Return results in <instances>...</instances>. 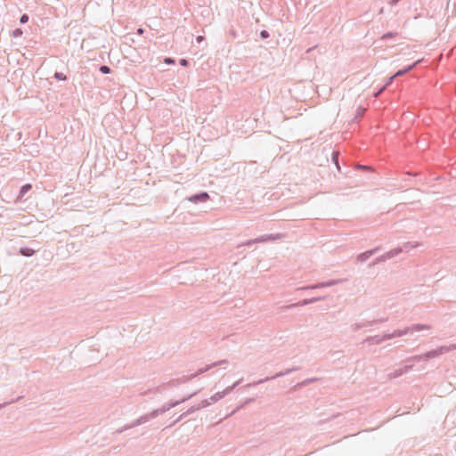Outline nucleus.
Segmentation results:
<instances>
[{
  "instance_id": "obj_37",
  "label": "nucleus",
  "mask_w": 456,
  "mask_h": 456,
  "mask_svg": "<svg viewBox=\"0 0 456 456\" xmlns=\"http://www.w3.org/2000/svg\"><path fill=\"white\" fill-rule=\"evenodd\" d=\"M298 289H305V290H308V289H317V285H316V283H315V284H312V285H307V286H305V287L299 288Z\"/></svg>"
},
{
  "instance_id": "obj_31",
  "label": "nucleus",
  "mask_w": 456,
  "mask_h": 456,
  "mask_svg": "<svg viewBox=\"0 0 456 456\" xmlns=\"http://www.w3.org/2000/svg\"><path fill=\"white\" fill-rule=\"evenodd\" d=\"M395 78V77H394V75H393V76H391V77H387V81H386V83H385V85H384V86H385L386 88H387L388 86H390L393 84V82H394Z\"/></svg>"
},
{
  "instance_id": "obj_16",
  "label": "nucleus",
  "mask_w": 456,
  "mask_h": 456,
  "mask_svg": "<svg viewBox=\"0 0 456 456\" xmlns=\"http://www.w3.org/2000/svg\"><path fill=\"white\" fill-rule=\"evenodd\" d=\"M342 281H343V280H341V279L330 280L327 281L317 282L316 285H317V289H322V288H328V287L338 285V284L341 283Z\"/></svg>"
},
{
  "instance_id": "obj_41",
  "label": "nucleus",
  "mask_w": 456,
  "mask_h": 456,
  "mask_svg": "<svg viewBox=\"0 0 456 456\" xmlns=\"http://www.w3.org/2000/svg\"><path fill=\"white\" fill-rule=\"evenodd\" d=\"M362 168L363 170H369V167H365V166H362Z\"/></svg>"
},
{
  "instance_id": "obj_40",
  "label": "nucleus",
  "mask_w": 456,
  "mask_h": 456,
  "mask_svg": "<svg viewBox=\"0 0 456 456\" xmlns=\"http://www.w3.org/2000/svg\"><path fill=\"white\" fill-rule=\"evenodd\" d=\"M400 1H401V0H391V1H390V4H391V5H395V4H397Z\"/></svg>"
},
{
  "instance_id": "obj_17",
  "label": "nucleus",
  "mask_w": 456,
  "mask_h": 456,
  "mask_svg": "<svg viewBox=\"0 0 456 456\" xmlns=\"http://www.w3.org/2000/svg\"><path fill=\"white\" fill-rule=\"evenodd\" d=\"M195 411H197V408H194L193 406L190 407L186 411L182 413L175 420H174L173 423L169 425V427L175 426L176 423L183 420L187 416H189L190 414H192Z\"/></svg>"
},
{
  "instance_id": "obj_21",
  "label": "nucleus",
  "mask_w": 456,
  "mask_h": 456,
  "mask_svg": "<svg viewBox=\"0 0 456 456\" xmlns=\"http://www.w3.org/2000/svg\"><path fill=\"white\" fill-rule=\"evenodd\" d=\"M316 380H318L317 378H310V379H306L305 380H303L302 382H299L296 385L295 387H306L314 382H315Z\"/></svg>"
},
{
  "instance_id": "obj_38",
  "label": "nucleus",
  "mask_w": 456,
  "mask_h": 456,
  "mask_svg": "<svg viewBox=\"0 0 456 456\" xmlns=\"http://www.w3.org/2000/svg\"><path fill=\"white\" fill-rule=\"evenodd\" d=\"M355 326H356L355 330H359V329L364 328L365 324H362V322H361V323H356Z\"/></svg>"
},
{
  "instance_id": "obj_8",
  "label": "nucleus",
  "mask_w": 456,
  "mask_h": 456,
  "mask_svg": "<svg viewBox=\"0 0 456 456\" xmlns=\"http://www.w3.org/2000/svg\"><path fill=\"white\" fill-rule=\"evenodd\" d=\"M325 298H326V296L314 297H311V298H305V299H303V300L298 301L297 303L286 305V306H284V308L285 309H292V308H295V307H297V306H305V305H307L314 304V303L319 302L321 300H323Z\"/></svg>"
},
{
  "instance_id": "obj_14",
  "label": "nucleus",
  "mask_w": 456,
  "mask_h": 456,
  "mask_svg": "<svg viewBox=\"0 0 456 456\" xmlns=\"http://www.w3.org/2000/svg\"><path fill=\"white\" fill-rule=\"evenodd\" d=\"M199 391L200 390L195 391V392L188 395L187 396L183 397L181 400H170V401H168L171 409L175 407V406H177V405H179L180 403H184V402L188 401L189 399L192 398L194 395H196L199 393Z\"/></svg>"
},
{
  "instance_id": "obj_23",
  "label": "nucleus",
  "mask_w": 456,
  "mask_h": 456,
  "mask_svg": "<svg viewBox=\"0 0 456 456\" xmlns=\"http://www.w3.org/2000/svg\"><path fill=\"white\" fill-rule=\"evenodd\" d=\"M53 77L59 81H66L68 79L67 76L62 72L56 71L53 75Z\"/></svg>"
},
{
  "instance_id": "obj_29",
  "label": "nucleus",
  "mask_w": 456,
  "mask_h": 456,
  "mask_svg": "<svg viewBox=\"0 0 456 456\" xmlns=\"http://www.w3.org/2000/svg\"><path fill=\"white\" fill-rule=\"evenodd\" d=\"M386 321H387V318L376 319V320H372V321H368V324L376 325L378 323H380V322H383Z\"/></svg>"
},
{
  "instance_id": "obj_42",
  "label": "nucleus",
  "mask_w": 456,
  "mask_h": 456,
  "mask_svg": "<svg viewBox=\"0 0 456 456\" xmlns=\"http://www.w3.org/2000/svg\"><path fill=\"white\" fill-rule=\"evenodd\" d=\"M201 39H202V37H200V36H199V37H197V41H198V42H200Z\"/></svg>"
},
{
  "instance_id": "obj_33",
  "label": "nucleus",
  "mask_w": 456,
  "mask_h": 456,
  "mask_svg": "<svg viewBox=\"0 0 456 456\" xmlns=\"http://www.w3.org/2000/svg\"><path fill=\"white\" fill-rule=\"evenodd\" d=\"M179 64L182 67H188L190 65V61L187 59L182 58L179 60Z\"/></svg>"
},
{
  "instance_id": "obj_28",
  "label": "nucleus",
  "mask_w": 456,
  "mask_h": 456,
  "mask_svg": "<svg viewBox=\"0 0 456 456\" xmlns=\"http://www.w3.org/2000/svg\"><path fill=\"white\" fill-rule=\"evenodd\" d=\"M29 20V16L28 14L27 13H23L20 17V24H26Z\"/></svg>"
},
{
  "instance_id": "obj_3",
  "label": "nucleus",
  "mask_w": 456,
  "mask_h": 456,
  "mask_svg": "<svg viewBox=\"0 0 456 456\" xmlns=\"http://www.w3.org/2000/svg\"><path fill=\"white\" fill-rule=\"evenodd\" d=\"M452 350H456V344H452L450 346H439L438 348L433 349L425 354L409 357L405 360V362H411L413 364V362H418L420 361H428L430 359L436 358L443 354L448 353Z\"/></svg>"
},
{
  "instance_id": "obj_4",
  "label": "nucleus",
  "mask_w": 456,
  "mask_h": 456,
  "mask_svg": "<svg viewBox=\"0 0 456 456\" xmlns=\"http://www.w3.org/2000/svg\"><path fill=\"white\" fill-rule=\"evenodd\" d=\"M409 248H410V243L408 242L403 246V248L397 247L395 248H393L390 251L383 254L382 256L376 257L371 263L369 264V267H372L378 264L386 262L387 260L391 259V258L395 257V256L399 255L404 249L408 250Z\"/></svg>"
},
{
  "instance_id": "obj_27",
  "label": "nucleus",
  "mask_w": 456,
  "mask_h": 456,
  "mask_svg": "<svg viewBox=\"0 0 456 456\" xmlns=\"http://www.w3.org/2000/svg\"><path fill=\"white\" fill-rule=\"evenodd\" d=\"M22 34H23V31H22V29H21V28H15V29H14V30H12V36L13 37H21V36H22Z\"/></svg>"
},
{
  "instance_id": "obj_43",
  "label": "nucleus",
  "mask_w": 456,
  "mask_h": 456,
  "mask_svg": "<svg viewBox=\"0 0 456 456\" xmlns=\"http://www.w3.org/2000/svg\"><path fill=\"white\" fill-rule=\"evenodd\" d=\"M362 324H365V327L370 326V324H368V322H362Z\"/></svg>"
},
{
  "instance_id": "obj_18",
  "label": "nucleus",
  "mask_w": 456,
  "mask_h": 456,
  "mask_svg": "<svg viewBox=\"0 0 456 456\" xmlns=\"http://www.w3.org/2000/svg\"><path fill=\"white\" fill-rule=\"evenodd\" d=\"M363 343H368L369 345H379L382 343L381 336L376 335L368 337L364 339Z\"/></svg>"
},
{
  "instance_id": "obj_2",
  "label": "nucleus",
  "mask_w": 456,
  "mask_h": 456,
  "mask_svg": "<svg viewBox=\"0 0 456 456\" xmlns=\"http://www.w3.org/2000/svg\"><path fill=\"white\" fill-rule=\"evenodd\" d=\"M170 409H171L170 404L167 402V403H164L160 408L153 410L152 411L139 417L138 419H136L130 424L125 425L122 428L118 429L116 431V433H122L123 431H125L126 429L133 428L139 425L144 424V423L148 422L149 420L157 418L159 415L165 413L166 411H169Z\"/></svg>"
},
{
  "instance_id": "obj_24",
  "label": "nucleus",
  "mask_w": 456,
  "mask_h": 456,
  "mask_svg": "<svg viewBox=\"0 0 456 456\" xmlns=\"http://www.w3.org/2000/svg\"><path fill=\"white\" fill-rule=\"evenodd\" d=\"M99 71L102 74L107 75V74H110L111 72V69L109 66H107V65H101L100 68H99Z\"/></svg>"
},
{
  "instance_id": "obj_15",
  "label": "nucleus",
  "mask_w": 456,
  "mask_h": 456,
  "mask_svg": "<svg viewBox=\"0 0 456 456\" xmlns=\"http://www.w3.org/2000/svg\"><path fill=\"white\" fill-rule=\"evenodd\" d=\"M273 238V235H263L255 240H249L246 241L243 245L249 247L257 242H265Z\"/></svg>"
},
{
  "instance_id": "obj_22",
  "label": "nucleus",
  "mask_w": 456,
  "mask_h": 456,
  "mask_svg": "<svg viewBox=\"0 0 456 456\" xmlns=\"http://www.w3.org/2000/svg\"><path fill=\"white\" fill-rule=\"evenodd\" d=\"M210 404H211V402L209 401V399H205V400L201 401L200 403H199L198 405H193V407L197 408V411H199L200 409L209 406Z\"/></svg>"
},
{
  "instance_id": "obj_32",
  "label": "nucleus",
  "mask_w": 456,
  "mask_h": 456,
  "mask_svg": "<svg viewBox=\"0 0 456 456\" xmlns=\"http://www.w3.org/2000/svg\"><path fill=\"white\" fill-rule=\"evenodd\" d=\"M382 342L394 338V333H385L382 337Z\"/></svg>"
},
{
  "instance_id": "obj_1",
  "label": "nucleus",
  "mask_w": 456,
  "mask_h": 456,
  "mask_svg": "<svg viewBox=\"0 0 456 456\" xmlns=\"http://www.w3.org/2000/svg\"><path fill=\"white\" fill-rule=\"evenodd\" d=\"M228 363V361L227 360H221V361H218V362H216L212 364H209V365H207L206 367L204 368H200L196 372H194L193 374H191V375H183V377L181 378H178V379H173L171 380H169L168 382L167 383H164L163 385H161L159 388V389H162V390H167V389H169V388H172V387H176L178 386H180L181 384H184V383H187V382H190L191 380H192L194 378L207 372L208 370L212 369L213 367H216V366H220V365H223V364H227Z\"/></svg>"
},
{
  "instance_id": "obj_35",
  "label": "nucleus",
  "mask_w": 456,
  "mask_h": 456,
  "mask_svg": "<svg viewBox=\"0 0 456 456\" xmlns=\"http://www.w3.org/2000/svg\"><path fill=\"white\" fill-rule=\"evenodd\" d=\"M386 87L384 86H382L380 88H379V90L374 94V96L377 98V97H379L385 91H386Z\"/></svg>"
},
{
  "instance_id": "obj_12",
  "label": "nucleus",
  "mask_w": 456,
  "mask_h": 456,
  "mask_svg": "<svg viewBox=\"0 0 456 456\" xmlns=\"http://www.w3.org/2000/svg\"><path fill=\"white\" fill-rule=\"evenodd\" d=\"M413 366H414V364H412V363L405 364L403 367L398 368V369L395 370L392 373H390V377L391 378H398V377L402 376L403 374L408 372L409 370H412Z\"/></svg>"
},
{
  "instance_id": "obj_34",
  "label": "nucleus",
  "mask_w": 456,
  "mask_h": 456,
  "mask_svg": "<svg viewBox=\"0 0 456 456\" xmlns=\"http://www.w3.org/2000/svg\"><path fill=\"white\" fill-rule=\"evenodd\" d=\"M254 399L253 398H250V399H248L244 403L240 404V406H238L232 413H234L235 411L242 409L247 403H250V402H253Z\"/></svg>"
},
{
  "instance_id": "obj_30",
  "label": "nucleus",
  "mask_w": 456,
  "mask_h": 456,
  "mask_svg": "<svg viewBox=\"0 0 456 456\" xmlns=\"http://www.w3.org/2000/svg\"><path fill=\"white\" fill-rule=\"evenodd\" d=\"M259 36L262 39H267L270 37V33L267 30L263 29L260 31Z\"/></svg>"
},
{
  "instance_id": "obj_39",
  "label": "nucleus",
  "mask_w": 456,
  "mask_h": 456,
  "mask_svg": "<svg viewBox=\"0 0 456 456\" xmlns=\"http://www.w3.org/2000/svg\"><path fill=\"white\" fill-rule=\"evenodd\" d=\"M138 35H142L144 33V29L142 28H137V32H136Z\"/></svg>"
},
{
  "instance_id": "obj_7",
  "label": "nucleus",
  "mask_w": 456,
  "mask_h": 456,
  "mask_svg": "<svg viewBox=\"0 0 456 456\" xmlns=\"http://www.w3.org/2000/svg\"><path fill=\"white\" fill-rule=\"evenodd\" d=\"M298 370H300V367H293V368L286 369L285 370L280 371V372L274 374L272 377H266L265 379H261L257 380L256 382H255L253 384V386L263 384V383L267 382L269 380L275 379L277 378L283 377L285 375H289V374H290V373H292L294 371H297Z\"/></svg>"
},
{
  "instance_id": "obj_19",
  "label": "nucleus",
  "mask_w": 456,
  "mask_h": 456,
  "mask_svg": "<svg viewBox=\"0 0 456 456\" xmlns=\"http://www.w3.org/2000/svg\"><path fill=\"white\" fill-rule=\"evenodd\" d=\"M19 253L23 256L29 257L36 253V250L28 247H22L19 249Z\"/></svg>"
},
{
  "instance_id": "obj_26",
  "label": "nucleus",
  "mask_w": 456,
  "mask_h": 456,
  "mask_svg": "<svg viewBox=\"0 0 456 456\" xmlns=\"http://www.w3.org/2000/svg\"><path fill=\"white\" fill-rule=\"evenodd\" d=\"M396 35H397V33H395V32H387L382 36L381 39L387 40V39L395 37Z\"/></svg>"
},
{
  "instance_id": "obj_9",
  "label": "nucleus",
  "mask_w": 456,
  "mask_h": 456,
  "mask_svg": "<svg viewBox=\"0 0 456 456\" xmlns=\"http://www.w3.org/2000/svg\"><path fill=\"white\" fill-rule=\"evenodd\" d=\"M209 199L207 191H200L186 198V200L194 204L206 202Z\"/></svg>"
},
{
  "instance_id": "obj_25",
  "label": "nucleus",
  "mask_w": 456,
  "mask_h": 456,
  "mask_svg": "<svg viewBox=\"0 0 456 456\" xmlns=\"http://www.w3.org/2000/svg\"><path fill=\"white\" fill-rule=\"evenodd\" d=\"M22 397H23V396H19V397H17L16 399H12V400H11V401H8V402H5V403H1V404H0V410H1V409H3V408H4L5 406H7V405L11 404V403H15V402L20 401Z\"/></svg>"
},
{
  "instance_id": "obj_5",
  "label": "nucleus",
  "mask_w": 456,
  "mask_h": 456,
  "mask_svg": "<svg viewBox=\"0 0 456 456\" xmlns=\"http://www.w3.org/2000/svg\"><path fill=\"white\" fill-rule=\"evenodd\" d=\"M429 328L430 327L426 324H414L411 327H406L403 330H395V331H393L394 338L403 337L408 334L409 332L420 331L423 330H428Z\"/></svg>"
},
{
  "instance_id": "obj_13",
  "label": "nucleus",
  "mask_w": 456,
  "mask_h": 456,
  "mask_svg": "<svg viewBox=\"0 0 456 456\" xmlns=\"http://www.w3.org/2000/svg\"><path fill=\"white\" fill-rule=\"evenodd\" d=\"M420 62V61H414L413 63L410 64V65H407L405 66L403 69H401L399 70H397L395 74H394V77L396 78L398 77H401V76H403L407 73H409L410 71H411L412 69H414L418 64Z\"/></svg>"
},
{
  "instance_id": "obj_36",
  "label": "nucleus",
  "mask_w": 456,
  "mask_h": 456,
  "mask_svg": "<svg viewBox=\"0 0 456 456\" xmlns=\"http://www.w3.org/2000/svg\"><path fill=\"white\" fill-rule=\"evenodd\" d=\"M175 61L174 58L172 57H166L164 59V63L167 64V65H172V64H175Z\"/></svg>"
},
{
  "instance_id": "obj_11",
  "label": "nucleus",
  "mask_w": 456,
  "mask_h": 456,
  "mask_svg": "<svg viewBox=\"0 0 456 456\" xmlns=\"http://www.w3.org/2000/svg\"><path fill=\"white\" fill-rule=\"evenodd\" d=\"M31 190H32V184L31 183H25L24 185H22L20 187V191H19V193H18L16 199L14 200V203L16 204V203H19V202L25 201L26 200L25 196Z\"/></svg>"
},
{
  "instance_id": "obj_20",
  "label": "nucleus",
  "mask_w": 456,
  "mask_h": 456,
  "mask_svg": "<svg viewBox=\"0 0 456 456\" xmlns=\"http://www.w3.org/2000/svg\"><path fill=\"white\" fill-rule=\"evenodd\" d=\"M331 160L336 166L337 169L340 172V166H339V152L333 151L331 154Z\"/></svg>"
},
{
  "instance_id": "obj_6",
  "label": "nucleus",
  "mask_w": 456,
  "mask_h": 456,
  "mask_svg": "<svg viewBox=\"0 0 456 456\" xmlns=\"http://www.w3.org/2000/svg\"><path fill=\"white\" fill-rule=\"evenodd\" d=\"M241 380L242 379H240L236 382H234L232 386H229L227 387L224 391L222 392H217L216 393L215 395H213L210 398H209V401L211 403H216L218 402L219 400L223 399L225 395H227L228 394H230L235 387H237L240 383H241Z\"/></svg>"
},
{
  "instance_id": "obj_10",
  "label": "nucleus",
  "mask_w": 456,
  "mask_h": 456,
  "mask_svg": "<svg viewBox=\"0 0 456 456\" xmlns=\"http://www.w3.org/2000/svg\"><path fill=\"white\" fill-rule=\"evenodd\" d=\"M379 250H381V246H378L374 248L366 250L357 256L356 261L363 263V262L367 261L370 256H372L373 255L378 253Z\"/></svg>"
}]
</instances>
